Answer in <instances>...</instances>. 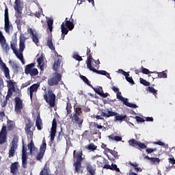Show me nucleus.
<instances>
[{
    "label": "nucleus",
    "mask_w": 175,
    "mask_h": 175,
    "mask_svg": "<svg viewBox=\"0 0 175 175\" xmlns=\"http://www.w3.org/2000/svg\"><path fill=\"white\" fill-rule=\"evenodd\" d=\"M14 9L15 10V23L18 27H21L23 21V5H21V0H15Z\"/></svg>",
    "instance_id": "1"
},
{
    "label": "nucleus",
    "mask_w": 175,
    "mask_h": 175,
    "mask_svg": "<svg viewBox=\"0 0 175 175\" xmlns=\"http://www.w3.org/2000/svg\"><path fill=\"white\" fill-rule=\"evenodd\" d=\"M86 54L88 55V59L86 62L88 68L90 69V70H92V72H94V73H97L98 75H102L103 76H106V70H98L95 68L92 67V59L93 61H95V59L92 58V55L91 54V49H90V48L88 47H87Z\"/></svg>",
    "instance_id": "2"
},
{
    "label": "nucleus",
    "mask_w": 175,
    "mask_h": 175,
    "mask_svg": "<svg viewBox=\"0 0 175 175\" xmlns=\"http://www.w3.org/2000/svg\"><path fill=\"white\" fill-rule=\"evenodd\" d=\"M8 85V90L7 92V96L5 97V99L7 100H9L10 98H12V95H13V92H16L18 94V96H23V94H21V90L20 89H18L16 90V87H14V83L12 80H9L7 81Z\"/></svg>",
    "instance_id": "3"
},
{
    "label": "nucleus",
    "mask_w": 175,
    "mask_h": 175,
    "mask_svg": "<svg viewBox=\"0 0 175 175\" xmlns=\"http://www.w3.org/2000/svg\"><path fill=\"white\" fill-rule=\"evenodd\" d=\"M44 99L46 102V103H49L51 107H55L56 96L55 94H54V92H53L51 90H49L47 91V93H45L44 94Z\"/></svg>",
    "instance_id": "4"
},
{
    "label": "nucleus",
    "mask_w": 175,
    "mask_h": 175,
    "mask_svg": "<svg viewBox=\"0 0 175 175\" xmlns=\"http://www.w3.org/2000/svg\"><path fill=\"white\" fill-rule=\"evenodd\" d=\"M10 29H13V25L9 20V9L6 6L4 13V31L6 33H10Z\"/></svg>",
    "instance_id": "5"
},
{
    "label": "nucleus",
    "mask_w": 175,
    "mask_h": 175,
    "mask_svg": "<svg viewBox=\"0 0 175 175\" xmlns=\"http://www.w3.org/2000/svg\"><path fill=\"white\" fill-rule=\"evenodd\" d=\"M62 80V75L59 72H54L52 76L48 79L49 87L58 85V83Z\"/></svg>",
    "instance_id": "6"
},
{
    "label": "nucleus",
    "mask_w": 175,
    "mask_h": 175,
    "mask_svg": "<svg viewBox=\"0 0 175 175\" xmlns=\"http://www.w3.org/2000/svg\"><path fill=\"white\" fill-rule=\"evenodd\" d=\"M35 67V63H31L26 66L25 68V75H30L31 77L38 76L39 75V71L38 68H33Z\"/></svg>",
    "instance_id": "7"
},
{
    "label": "nucleus",
    "mask_w": 175,
    "mask_h": 175,
    "mask_svg": "<svg viewBox=\"0 0 175 175\" xmlns=\"http://www.w3.org/2000/svg\"><path fill=\"white\" fill-rule=\"evenodd\" d=\"M46 148H47V144H46V139H42V144L40 146V151L37 153V156L36 157V159L37 161H40V162H42V159H43V157H44V153L46 152Z\"/></svg>",
    "instance_id": "8"
},
{
    "label": "nucleus",
    "mask_w": 175,
    "mask_h": 175,
    "mask_svg": "<svg viewBox=\"0 0 175 175\" xmlns=\"http://www.w3.org/2000/svg\"><path fill=\"white\" fill-rule=\"evenodd\" d=\"M74 163H82L85 161V156L83 154V150L73 151Z\"/></svg>",
    "instance_id": "9"
},
{
    "label": "nucleus",
    "mask_w": 175,
    "mask_h": 175,
    "mask_svg": "<svg viewBox=\"0 0 175 175\" xmlns=\"http://www.w3.org/2000/svg\"><path fill=\"white\" fill-rule=\"evenodd\" d=\"M17 143H18V138L14 137L12 139L11 146L8 152L9 158L14 157V154H16V150H17Z\"/></svg>",
    "instance_id": "10"
},
{
    "label": "nucleus",
    "mask_w": 175,
    "mask_h": 175,
    "mask_svg": "<svg viewBox=\"0 0 175 175\" xmlns=\"http://www.w3.org/2000/svg\"><path fill=\"white\" fill-rule=\"evenodd\" d=\"M21 96H16L14 98V110L17 114H20L21 113V110H23V99H21Z\"/></svg>",
    "instance_id": "11"
},
{
    "label": "nucleus",
    "mask_w": 175,
    "mask_h": 175,
    "mask_svg": "<svg viewBox=\"0 0 175 175\" xmlns=\"http://www.w3.org/2000/svg\"><path fill=\"white\" fill-rule=\"evenodd\" d=\"M6 142H8V130L6 129V125L3 124L0 131V144H5Z\"/></svg>",
    "instance_id": "12"
},
{
    "label": "nucleus",
    "mask_w": 175,
    "mask_h": 175,
    "mask_svg": "<svg viewBox=\"0 0 175 175\" xmlns=\"http://www.w3.org/2000/svg\"><path fill=\"white\" fill-rule=\"evenodd\" d=\"M0 44L3 49L5 51V53L8 54L9 53V50H10V46H9V44L6 43V38H5V36H3V33L0 30Z\"/></svg>",
    "instance_id": "13"
},
{
    "label": "nucleus",
    "mask_w": 175,
    "mask_h": 175,
    "mask_svg": "<svg viewBox=\"0 0 175 175\" xmlns=\"http://www.w3.org/2000/svg\"><path fill=\"white\" fill-rule=\"evenodd\" d=\"M118 113L113 111V109H102L100 111V115L103 116V117H105L106 118H109V117H114V116H117Z\"/></svg>",
    "instance_id": "14"
},
{
    "label": "nucleus",
    "mask_w": 175,
    "mask_h": 175,
    "mask_svg": "<svg viewBox=\"0 0 175 175\" xmlns=\"http://www.w3.org/2000/svg\"><path fill=\"white\" fill-rule=\"evenodd\" d=\"M39 87H40V83H37L31 85L29 88H28L27 90L29 92V96L31 100H32V98H33V94H36V93L38 92Z\"/></svg>",
    "instance_id": "15"
},
{
    "label": "nucleus",
    "mask_w": 175,
    "mask_h": 175,
    "mask_svg": "<svg viewBox=\"0 0 175 175\" xmlns=\"http://www.w3.org/2000/svg\"><path fill=\"white\" fill-rule=\"evenodd\" d=\"M27 31L31 35V39L33 43L38 46V43H39V34L36 32V30L33 29L32 28H29Z\"/></svg>",
    "instance_id": "16"
},
{
    "label": "nucleus",
    "mask_w": 175,
    "mask_h": 175,
    "mask_svg": "<svg viewBox=\"0 0 175 175\" xmlns=\"http://www.w3.org/2000/svg\"><path fill=\"white\" fill-rule=\"evenodd\" d=\"M20 167V165H18V162L15 161L12 163L10 166V173H12V175H17L18 174V167Z\"/></svg>",
    "instance_id": "17"
},
{
    "label": "nucleus",
    "mask_w": 175,
    "mask_h": 175,
    "mask_svg": "<svg viewBox=\"0 0 175 175\" xmlns=\"http://www.w3.org/2000/svg\"><path fill=\"white\" fill-rule=\"evenodd\" d=\"M86 171L88 175H95L96 173V167H94L91 163H86Z\"/></svg>",
    "instance_id": "18"
},
{
    "label": "nucleus",
    "mask_w": 175,
    "mask_h": 175,
    "mask_svg": "<svg viewBox=\"0 0 175 175\" xmlns=\"http://www.w3.org/2000/svg\"><path fill=\"white\" fill-rule=\"evenodd\" d=\"M16 122L14 120H11L8 119L7 120V126L6 129H8V132H12V131H14L16 129Z\"/></svg>",
    "instance_id": "19"
},
{
    "label": "nucleus",
    "mask_w": 175,
    "mask_h": 175,
    "mask_svg": "<svg viewBox=\"0 0 175 175\" xmlns=\"http://www.w3.org/2000/svg\"><path fill=\"white\" fill-rule=\"evenodd\" d=\"M27 147L29 150V152L31 155H35V154H38V148L35 146L33 144V141H31L29 144H28Z\"/></svg>",
    "instance_id": "20"
},
{
    "label": "nucleus",
    "mask_w": 175,
    "mask_h": 175,
    "mask_svg": "<svg viewBox=\"0 0 175 175\" xmlns=\"http://www.w3.org/2000/svg\"><path fill=\"white\" fill-rule=\"evenodd\" d=\"M92 90H94V92L96 94H98V95H100V96H102V98H107V93L103 92V88L99 86L98 88H94L92 86Z\"/></svg>",
    "instance_id": "21"
},
{
    "label": "nucleus",
    "mask_w": 175,
    "mask_h": 175,
    "mask_svg": "<svg viewBox=\"0 0 175 175\" xmlns=\"http://www.w3.org/2000/svg\"><path fill=\"white\" fill-rule=\"evenodd\" d=\"M81 163H73L75 173H80L81 174H83L84 172V167L81 165Z\"/></svg>",
    "instance_id": "22"
},
{
    "label": "nucleus",
    "mask_w": 175,
    "mask_h": 175,
    "mask_svg": "<svg viewBox=\"0 0 175 175\" xmlns=\"http://www.w3.org/2000/svg\"><path fill=\"white\" fill-rule=\"evenodd\" d=\"M64 27H66L69 31H72L75 28V23H73V19L68 20V18L65 19Z\"/></svg>",
    "instance_id": "23"
},
{
    "label": "nucleus",
    "mask_w": 175,
    "mask_h": 175,
    "mask_svg": "<svg viewBox=\"0 0 175 175\" xmlns=\"http://www.w3.org/2000/svg\"><path fill=\"white\" fill-rule=\"evenodd\" d=\"M1 68L6 79L10 80V70H9V68L6 66L5 63L1 64Z\"/></svg>",
    "instance_id": "24"
},
{
    "label": "nucleus",
    "mask_w": 175,
    "mask_h": 175,
    "mask_svg": "<svg viewBox=\"0 0 175 175\" xmlns=\"http://www.w3.org/2000/svg\"><path fill=\"white\" fill-rule=\"evenodd\" d=\"M107 152H109L110 154H111V155H113V157H114L115 159H118V152H117L116 150H111L109 148H105V150H104V154H105V155L109 157V155L107 154Z\"/></svg>",
    "instance_id": "25"
},
{
    "label": "nucleus",
    "mask_w": 175,
    "mask_h": 175,
    "mask_svg": "<svg viewBox=\"0 0 175 175\" xmlns=\"http://www.w3.org/2000/svg\"><path fill=\"white\" fill-rule=\"evenodd\" d=\"M72 121L74 124H77L79 128L83 126V122H84V120L81 117L72 118Z\"/></svg>",
    "instance_id": "26"
},
{
    "label": "nucleus",
    "mask_w": 175,
    "mask_h": 175,
    "mask_svg": "<svg viewBox=\"0 0 175 175\" xmlns=\"http://www.w3.org/2000/svg\"><path fill=\"white\" fill-rule=\"evenodd\" d=\"M19 40V50L20 51H24L25 49V37L21 36Z\"/></svg>",
    "instance_id": "27"
},
{
    "label": "nucleus",
    "mask_w": 175,
    "mask_h": 175,
    "mask_svg": "<svg viewBox=\"0 0 175 175\" xmlns=\"http://www.w3.org/2000/svg\"><path fill=\"white\" fill-rule=\"evenodd\" d=\"M36 126L38 131H42L43 129V122H42V119L40 118V115L37 116L36 121Z\"/></svg>",
    "instance_id": "28"
},
{
    "label": "nucleus",
    "mask_w": 175,
    "mask_h": 175,
    "mask_svg": "<svg viewBox=\"0 0 175 175\" xmlns=\"http://www.w3.org/2000/svg\"><path fill=\"white\" fill-rule=\"evenodd\" d=\"M47 46L52 51H55V46H54V44H53V38L51 36L47 38Z\"/></svg>",
    "instance_id": "29"
},
{
    "label": "nucleus",
    "mask_w": 175,
    "mask_h": 175,
    "mask_svg": "<svg viewBox=\"0 0 175 175\" xmlns=\"http://www.w3.org/2000/svg\"><path fill=\"white\" fill-rule=\"evenodd\" d=\"M64 138L66 139V150H69V148L72 147V142H71L70 136H69V135H65Z\"/></svg>",
    "instance_id": "30"
},
{
    "label": "nucleus",
    "mask_w": 175,
    "mask_h": 175,
    "mask_svg": "<svg viewBox=\"0 0 175 175\" xmlns=\"http://www.w3.org/2000/svg\"><path fill=\"white\" fill-rule=\"evenodd\" d=\"M114 120L115 121H120V122H122L123 120H125L126 118V115H120L119 113L114 116Z\"/></svg>",
    "instance_id": "31"
},
{
    "label": "nucleus",
    "mask_w": 175,
    "mask_h": 175,
    "mask_svg": "<svg viewBox=\"0 0 175 175\" xmlns=\"http://www.w3.org/2000/svg\"><path fill=\"white\" fill-rule=\"evenodd\" d=\"M40 175H50V168L44 165L43 170L40 171Z\"/></svg>",
    "instance_id": "32"
},
{
    "label": "nucleus",
    "mask_w": 175,
    "mask_h": 175,
    "mask_svg": "<svg viewBox=\"0 0 175 175\" xmlns=\"http://www.w3.org/2000/svg\"><path fill=\"white\" fill-rule=\"evenodd\" d=\"M61 30H62V33H64L65 35H68V33L69 32V29L65 26V23H62L61 25Z\"/></svg>",
    "instance_id": "33"
},
{
    "label": "nucleus",
    "mask_w": 175,
    "mask_h": 175,
    "mask_svg": "<svg viewBox=\"0 0 175 175\" xmlns=\"http://www.w3.org/2000/svg\"><path fill=\"white\" fill-rule=\"evenodd\" d=\"M33 126V122H32V120L31 119H28L27 122L25 124V130L31 129Z\"/></svg>",
    "instance_id": "34"
},
{
    "label": "nucleus",
    "mask_w": 175,
    "mask_h": 175,
    "mask_svg": "<svg viewBox=\"0 0 175 175\" xmlns=\"http://www.w3.org/2000/svg\"><path fill=\"white\" fill-rule=\"evenodd\" d=\"M109 139H111V140H115V142H121L122 140V137L120 136H114V134H111L108 136Z\"/></svg>",
    "instance_id": "35"
},
{
    "label": "nucleus",
    "mask_w": 175,
    "mask_h": 175,
    "mask_svg": "<svg viewBox=\"0 0 175 175\" xmlns=\"http://www.w3.org/2000/svg\"><path fill=\"white\" fill-rule=\"evenodd\" d=\"M80 77H81V80H83V83H85V84L89 85V87L92 88V85L91 84V82L90 81V80H88L87 77L81 75Z\"/></svg>",
    "instance_id": "36"
},
{
    "label": "nucleus",
    "mask_w": 175,
    "mask_h": 175,
    "mask_svg": "<svg viewBox=\"0 0 175 175\" xmlns=\"http://www.w3.org/2000/svg\"><path fill=\"white\" fill-rule=\"evenodd\" d=\"M25 132L27 136L28 139H33V131H31V129L25 130Z\"/></svg>",
    "instance_id": "37"
},
{
    "label": "nucleus",
    "mask_w": 175,
    "mask_h": 175,
    "mask_svg": "<svg viewBox=\"0 0 175 175\" xmlns=\"http://www.w3.org/2000/svg\"><path fill=\"white\" fill-rule=\"evenodd\" d=\"M86 150L89 151H95L98 146H95L94 144H90L88 146L85 147Z\"/></svg>",
    "instance_id": "38"
},
{
    "label": "nucleus",
    "mask_w": 175,
    "mask_h": 175,
    "mask_svg": "<svg viewBox=\"0 0 175 175\" xmlns=\"http://www.w3.org/2000/svg\"><path fill=\"white\" fill-rule=\"evenodd\" d=\"M60 66H61V60L57 59V61H55L54 62L53 69L55 72H57V70H58V68H59Z\"/></svg>",
    "instance_id": "39"
},
{
    "label": "nucleus",
    "mask_w": 175,
    "mask_h": 175,
    "mask_svg": "<svg viewBox=\"0 0 175 175\" xmlns=\"http://www.w3.org/2000/svg\"><path fill=\"white\" fill-rule=\"evenodd\" d=\"M67 114H70L72 113V104H70V101L68 100L66 103V107Z\"/></svg>",
    "instance_id": "40"
},
{
    "label": "nucleus",
    "mask_w": 175,
    "mask_h": 175,
    "mask_svg": "<svg viewBox=\"0 0 175 175\" xmlns=\"http://www.w3.org/2000/svg\"><path fill=\"white\" fill-rule=\"evenodd\" d=\"M53 24H54V20L49 19L47 21V25L50 32L53 31Z\"/></svg>",
    "instance_id": "41"
},
{
    "label": "nucleus",
    "mask_w": 175,
    "mask_h": 175,
    "mask_svg": "<svg viewBox=\"0 0 175 175\" xmlns=\"http://www.w3.org/2000/svg\"><path fill=\"white\" fill-rule=\"evenodd\" d=\"M148 90L149 91V92H150V94H152L153 95H154V96L157 97V96L158 95V90H155L154 88L152 87H148Z\"/></svg>",
    "instance_id": "42"
},
{
    "label": "nucleus",
    "mask_w": 175,
    "mask_h": 175,
    "mask_svg": "<svg viewBox=\"0 0 175 175\" xmlns=\"http://www.w3.org/2000/svg\"><path fill=\"white\" fill-rule=\"evenodd\" d=\"M129 144L131 147H136L139 144V142L135 139H132L129 141Z\"/></svg>",
    "instance_id": "43"
},
{
    "label": "nucleus",
    "mask_w": 175,
    "mask_h": 175,
    "mask_svg": "<svg viewBox=\"0 0 175 175\" xmlns=\"http://www.w3.org/2000/svg\"><path fill=\"white\" fill-rule=\"evenodd\" d=\"M57 133V130H54L51 129V142H54V139H55V134Z\"/></svg>",
    "instance_id": "44"
},
{
    "label": "nucleus",
    "mask_w": 175,
    "mask_h": 175,
    "mask_svg": "<svg viewBox=\"0 0 175 175\" xmlns=\"http://www.w3.org/2000/svg\"><path fill=\"white\" fill-rule=\"evenodd\" d=\"M158 75L159 79H166L167 78V74L165 71L161 72H157Z\"/></svg>",
    "instance_id": "45"
},
{
    "label": "nucleus",
    "mask_w": 175,
    "mask_h": 175,
    "mask_svg": "<svg viewBox=\"0 0 175 175\" xmlns=\"http://www.w3.org/2000/svg\"><path fill=\"white\" fill-rule=\"evenodd\" d=\"M103 163H105V165L103 167V169H109V170H111V165H109V161H107L106 159H104Z\"/></svg>",
    "instance_id": "46"
},
{
    "label": "nucleus",
    "mask_w": 175,
    "mask_h": 175,
    "mask_svg": "<svg viewBox=\"0 0 175 175\" xmlns=\"http://www.w3.org/2000/svg\"><path fill=\"white\" fill-rule=\"evenodd\" d=\"M139 81L141 84H143V85H145V87H150V82L147 81L146 79L143 78H140Z\"/></svg>",
    "instance_id": "47"
},
{
    "label": "nucleus",
    "mask_w": 175,
    "mask_h": 175,
    "mask_svg": "<svg viewBox=\"0 0 175 175\" xmlns=\"http://www.w3.org/2000/svg\"><path fill=\"white\" fill-rule=\"evenodd\" d=\"M150 162L152 165H155V163H159V162H161V159L157 157H151Z\"/></svg>",
    "instance_id": "48"
},
{
    "label": "nucleus",
    "mask_w": 175,
    "mask_h": 175,
    "mask_svg": "<svg viewBox=\"0 0 175 175\" xmlns=\"http://www.w3.org/2000/svg\"><path fill=\"white\" fill-rule=\"evenodd\" d=\"M74 111L78 114H83V109H81L80 107H74Z\"/></svg>",
    "instance_id": "49"
},
{
    "label": "nucleus",
    "mask_w": 175,
    "mask_h": 175,
    "mask_svg": "<svg viewBox=\"0 0 175 175\" xmlns=\"http://www.w3.org/2000/svg\"><path fill=\"white\" fill-rule=\"evenodd\" d=\"M98 167H103V159H100L96 161Z\"/></svg>",
    "instance_id": "50"
},
{
    "label": "nucleus",
    "mask_w": 175,
    "mask_h": 175,
    "mask_svg": "<svg viewBox=\"0 0 175 175\" xmlns=\"http://www.w3.org/2000/svg\"><path fill=\"white\" fill-rule=\"evenodd\" d=\"M137 146L141 148L142 150H146L147 148V146L144 144V143H142L140 142H138Z\"/></svg>",
    "instance_id": "51"
},
{
    "label": "nucleus",
    "mask_w": 175,
    "mask_h": 175,
    "mask_svg": "<svg viewBox=\"0 0 175 175\" xmlns=\"http://www.w3.org/2000/svg\"><path fill=\"white\" fill-rule=\"evenodd\" d=\"M74 59H76V61H83V57L79 55V54L75 53L73 55Z\"/></svg>",
    "instance_id": "52"
},
{
    "label": "nucleus",
    "mask_w": 175,
    "mask_h": 175,
    "mask_svg": "<svg viewBox=\"0 0 175 175\" xmlns=\"http://www.w3.org/2000/svg\"><path fill=\"white\" fill-rule=\"evenodd\" d=\"M28 159H25V160H22V167H23V169H27V167H28Z\"/></svg>",
    "instance_id": "53"
},
{
    "label": "nucleus",
    "mask_w": 175,
    "mask_h": 175,
    "mask_svg": "<svg viewBox=\"0 0 175 175\" xmlns=\"http://www.w3.org/2000/svg\"><path fill=\"white\" fill-rule=\"evenodd\" d=\"M51 129L57 131V120L55 118L53 120Z\"/></svg>",
    "instance_id": "54"
},
{
    "label": "nucleus",
    "mask_w": 175,
    "mask_h": 175,
    "mask_svg": "<svg viewBox=\"0 0 175 175\" xmlns=\"http://www.w3.org/2000/svg\"><path fill=\"white\" fill-rule=\"evenodd\" d=\"M64 133L62 132V129H61L57 136V142H61V140H62V136H64Z\"/></svg>",
    "instance_id": "55"
},
{
    "label": "nucleus",
    "mask_w": 175,
    "mask_h": 175,
    "mask_svg": "<svg viewBox=\"0 0 175 175\" xmlns=\"http://www.w3.org/2000/svg\"><path fill=\"white\" fill-rule=\"evenodd\" d=\"M125 79L126 81L131 83V84H135V81H133V79H132V77L126 76Z\"/></svg>",
    "instance_id": "56"
},
{
    "label": "nucleus",
    "mask_w": 175,
    "mask_h": 175,
    "mask_svg": "<svg viewBox=\"0 0 175 175\" xmlns=\"http://www.w3.org/2000/svg\"><path fill=\"white\" fill-rule=\"evenodd\" d=\"M15 55H16L17 58H18V59H23V58H24V56L23 55V54L21 53H18V51H17L16 52L14 53Z\"/></svg>",
    "instance_id": "57"
},
{
    "label": "nucleus",
    "mask_w": 175,
    "mask_h": 175,
    "mask_svg": "<svg viewBox=\"0 0 175 175\" xmlns=\"http://www.w3.org/2000/svg\"><path fill=\"white\" fill-rule=\"evenodd\" d=\"M28 85H31V81H28L27 82L23 83L21 86V88L23 90V88H25L28 87Z\"/></svg>",
    "instance_id": "58"
},
{
    "label": "nucleus",
    "mask_w": 175,
    "mask_h": 175,
    "mask_svg": "<svg viewBox=\"0 0 175 175\" xmlns=\"http://www.w3.org/2000/svg\"><path fill=\"white\" fill-rule=\"evenodd\" d=\"M111 170H115V172H120V168H118L117 165L112 164L111 166Z\"/></svg>",
    "instance_id": "59"
},
{
    "label": "nucleus",
    "mask_w": 175,
    "mask_h": 175,
    "mask_svg": "<svg viewBox=\"0 0 175 175\" xmlns=\"http://www.w3.org/2000/svg\"><path fill=\"white\" fill-rule=\"evenodd\" d=\"M135 118L136 119L137 122H145V120L140 117V116H135Z\"/></svg>",
    "instance_id": "60"
},
{
    "label": "nucleus",
    "mask_w": 175,
    "mask_h": 175,
    "mask_svg": "<svg viewBox=\"0 0 175 175\" xmlns=\"http://www.w3.org/2000/svg\"><path fill=\"white\" fill-rule=\"evenodd\" d=\"M116 98L120 100H124V97L121 94V92H118V93H116Z\"/></svg>",
    "instance_id": "61"
},
{
    "label": "nucleus",
    "mask_w": 175,
    "mask_h": 175,
    "mask_svg": "<svg viewBox=\"0 0 175 175\" xmlns=\"http://www.w3.org/2000/svg\"><path fill=\"white\" fill-rule=\"evenodd\" d=\"M142 68V73H144V75H150V73H151V72H150V70L144 68L143 66Z\"/></svg>",
    "instance_id": "62"
},
{
    "label": "nucleus",
    "mask_w": 175,
    "mask_h": 175,
    "mask_svg": "<svg viewBox=\"0 0 175 175\" xmlns=\"http://www.w3.org/2000/svg\"><path fill=\"white\" fill-rule=\"evenodd\" d=\"M146 151L148 154H151V153L154 152V151H157V148H148L146 149Z\"/></svg>",
    "instance_id": "63"
},
{
    "label": "nucleus",
    "mask_w": 175,
    "mask_h": 175,
    "mask_svg": "<svg viewBox=\"0 0 175 175\" xmlns=\"http://www.w3.org/2000/svg\"><path fill=\"white\" fill-rule=\"evenodd\" d=\"M118 72H119V73H121V75H123V76H125V77H126V76H129V73L125 72L122 69H119Z\"/></svg>",
    "instance_id": "64"
}]
</instances>
